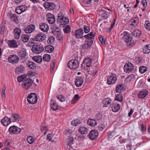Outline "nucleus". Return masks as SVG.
I'll return each mask as SVG.
<instances>
[{
  "label": "nucleus",
  "mask_w": 150,
  "mask_h": 150,
  "mask_svg": "<svg viewBox=\"0 0 150 150\" xmlns=\"http://www.w3.org/2000/svg\"><path fill=\"white\" fill-rule=\"evenodd\" d=\"M134 69L133 64L130 62L126 64L124 66V69L125 72L129 73L132 71Z\"/></svg>",
  "instance_id": "obj_15"
},
{
  "label": "nucleus",
  "mask_w": 150,
  "mask_h": 150,
  "mask_svg": "<svg viewBox=\"0 0 150 150\" xmlns=\"http://www.w3.org/2000/svg\"><path fill=\"white\" fill-rule=\"evenodd\" d=\"M148 91L146 90H142L140 91L138 94V97L140 98H144L147 95Z\"/></svg>",
  "instance_id": "obj_28"
},
{
  "label": "nucleus",
  "mask_w": 150,
  "mask_h": 150,
  "mask_svg": "<svg viewBox=\"0 0 150 150\" xmlns=\"http://www.w3.org/2000/svg\"><path fill=\"white\" fill-rule=\"evenodd\" d=\"M38 98L36 94L34 93L29 94L27 97V100L30 104H34L37 101Z\"/></svg>",
  "instance_id": "obj_4"
},
{
  "label": "nucleus",
  "mask_w": 150,
  "mask_h": 150,
  "mask_svg": "<svg viewBox=\"0 0 150 150\" xmlns=\"http://www.w3.org/2000/svg\"><path fill=\"white\" fill-rule=\"evenodd\" d=\"M40 28L42 31L45 32L49 30V26L48 25L45 23H42L40 24Z\"/></svg>",
  "instance_id": "obj_24"
},
{
  "label": "nucleus",
  "mask_w": 150,
  "mask_h": 150,
  "mask_svg": "<svg viewBox=\"0 0 150 150\" xmlns=\"http://www.w3.org/2000/svg\"><path fill=\"white\" fill-rule=\"evenodd\" d=\"M45 50L47 52L51 53L54 50V48L51 45L46 46L45 47Z\"/></svg>",
  "instance_id": "obj_38"
},
{
  "label": "nucleus",
  "mask_w": 150,
  "mask_h": 150,
  "mask_svg": "<svg viewBox=\"0 0 150 150\" xmlns=\"http://www.w3.org/2000/svg\"><path fill=\"white\" fill-rule=\"evenodd\" d=\"M54 40V38L53 37L51 36L48 39L47 42L50 44H52L53 43Z\"/></svg>",
  "instance_id": "obj_63"
},
{
  "label": "nucleus",
  "mask_w": 150,
  "mask_h": 150,
  "mask_svg": "<svg viewBox=\"0 0 150 150\" xmlns=\"http://www.w3.org/2000/svg\"><path fill=\"white\" fill-rule=\"evenodd\" d=\"M63 31L65 33H69L71 32V29L69 25L65 26V27L64 28Z\"/></svg>",
  "instance_id": "obj_44"
},
{
  "label": "nucleus",
  "mask_w": 150,
  "mask_h": 150,
  "mask_svg": "<svg viewBox=\"0 0 150 150\" xmlns=\"http://www.w3.org/2000/svg\"><path fill=\"white\" fill-rule=\"evenodd\" d=\"M81 123V121L79 119H76L71 122V125L74 126H76Z\"/></svg>",
  "instance_id": "obj_49"
},
{
  "label": "nucleus",
  "mask_w": 150,
  "mask_h": 150,
  "mask_svg": "<svg viewBox=\"0 0 150 150\" xmlns=\"http://www.w3.org/2000/svg\"><path fill=\"white\" fill-rule=\"evenodd\" d=\"M22 41L24 42H26L29 38V36L28 35H23L21 36Z\"/></svg>",
  "instance_id": "obj_40"
},
{
  "label": "nucleus",
  "mask_w": 150,
  "mask_h": 150,
  "mask_svg": "<svg viewBox=\"0 0 150 150\" xmlns=\"http://www.w3.org/2000/svg\"><path fill=\"white\" fill-rule=\"evenodd\" d=\"M143 51L144 53L148 54L150 52V44H148L143 48Z\"/></svg>",
  "instance_id": "obj_37"
},
{
  "label": "nucleus",
  "mask_w": 150,
  "mask_h": 150,
  "mask_svg": "<svg viewBox=\"0 0 150 150\" xmlns=\"http://www.w3.org/2000/svg\"><path fill=\"white\" fill-rule=\"evenodd\" d=\"M112 108L113 112H116L118 111L120 109V106L119 104L114 102L112 104Z\"/></svg>",
  "instance_id": "obj_22"
},
{
  "label": "nucleus",
  "mask_w": 150,
  "mask_h": 150,
  "mask_svg": "<svg viewBox=\"0 0 150 150\" xmlns=\"http://www.w3.org/2000/svg\"><path fill=\"white\" fill-rule=\"evenodd\" d=\"M112 100L109 98H105L102 101V103L105 107H108L110 105Z\"/></svg>",
  "instance_id": "obj_25"
},
{
  "label": "nucleus",
  "mask_w": 150,
  "mask_h": 150,
  "mask_svg": "<svg viewBox=\"0 0 150 150\" xmlns=\"http://www.w3.org/2000/svg\"><path fill=\"white\" fill-rule=\"evenodd\" d=\"M98 135V133L97 130H92L89 133L88 136L89 138L92 140L95 139Z\"/></svg>",
  "instance_id": "obj_14"
},
{
  "label": "nucleus",
  "mask_w": 150,
  "mask_h": 150,
  "mask_svg": "<svg viewBox=\"0 0 150 150\" xmlns=\"http://www.w3.org/2000/svg\"><path fill=\"white\" fill-rule=\"evenodd\" d=\"M43 6L46 9L48 10H53L55 7V5L54 3L49 2L44 3Z\"/></svg>",
  "instance_id": "obj_13"
},
{
  "label": "nucleus",
  "mask_w": 150,
  "mask_h": 150,
  "mask_svg": "<svg viewBox=\"0 0 150 150\" xmlns=\"http://www.w3.org/2000/svg\"><path fill=\"white\" fill-rule=\"evenodd\" d=\"M102 17L104 19L108 18L111 14V11L109 9L105 8L102 9L101 11Z\"/></svg>",
  "instance_id": "obj_12"
},
{
  "label": "nucleus",
  "mask_w": 150,
  "mask_h": 150,
  "mask_svg": "<svg viewBox=\"0 0 150 150\" xmlns=\"http://www.w3.org/2000/svg\"><path fill=\"white\" fill-rule=\"evenodd\" d=\"M98 127L100 131H102L105 128V126L103 123H101L99 125Z\"/></svg>",
  "instance_id": "obj_61"
},
{
  "label": "nucleus",
  "mask_w": 150,
  "mask_h": 150,
  "mask_svg": "<svg viewBox=\"0 0 150 150\" xmlns=\"http://www.w3.org/2000/svg\"><path fill=\"white\" fill-rule=\"evenodd\" d=\"M35 29V26L33 24H30L27 26L24 29V31L27 33H30L33 32Z\"/></svg>",
  "instance_id": "obj_19"
},
{
  "label": "nucleus",
  "mask_w": 150,
  "mask_h": 150,
  "mask_svg": "<svg viewBox=\"0 0 150 150\" xmlns=\"http://www.w3.org/2000/svg\"><path fill=\"white\" fill-rule=\"evenodd\" d=\"M10 120L11 122H14L16 121L19 119L20 117L18 115L15 114H11V117H9Z\"/></svg>",
  "instance_id": "obj_29"
},
{
  "label": "nucleus",
  "mask_w": 150,
  "mask_h": 150,
  "mask_svg": "<svg viewBox=\"0 0 150 150\" xmlns=\"http://www.w3.org/2000/svg\"><path fill=\"white\" fill-rule=\"evenodd\" d=\"M88 124L90 126L94 127L97 124V122L95 120L89 118L87 121Z\"/></svg>",
  "instance_id": "obj_35"
},
{
  "label": "nucleus",
  "mask_w": 150,
  "mask_h": 150,
  "mask_svg": "<svg viewBox=\"0 0 150 150\" xmlns=\"http://www.w3.org/2000/svg\"><path fill=\"white\" fill-rule=\"evenodd\" d=\"M83 37L86 39L89 40H93L94 38L95 35L93 32H91L88 34L85 35Z\"/></svg>",
  "instance_id": "obj_30"
},
{
  "label": "nucleus",
  "mask_w": 150,
  "mask_h": 150,
  "mask_svg": "<svg viewBox=\"0 0 150 150\" xmlns=\"http://www.w3.org/2000/svg\"><path fill=\"white\" fill-rule=\"evenodd\" d=\"M33 60L38 63H40L42 61V57L40 56H34L33 58Z\"/></svg>",
  "instance_id": "obj_42"
},
{
  "label": "nucleus",
  "mask_w": 150,
  "mask_h": 150,
  "mask_svg": "<svg viewBox=\"0 0 150 150\" xmlns=\"http://www.w3.org/2000/svg\"><path fill=\"white\" fill-rule=\"evenodd\" d=\"M132 23L131 25L135 26L137 25L139 23V19L138 18L136 17L132 20Z\"/></svg>",
  "instance_id": "obj_46"
},
{
  "label": "nucleus",
  "mask_w": 150,
  "mask_h": 150,
  "mask_svg": "<svg viewBox=\"0 0 150 150\" xmlns=\"http://www.w3.org/2000/svg\"><path fill=\"white\" fill-rule=\"evenodd\" d=\"M27 140L28 143L32 144L34 142L35 139L33 136H28L27 138Z\"/></svg>",
  "instance_id": "obj_51"
},
{
  "label": "nucleus",
  "mask_w": 150,
  "mask_h": 150,
  "mask_svg": "<svg viewBox=\"0 0 150 150\" xmlns=\"http://www.w3.org/2000/svg\"><path fill=\"white\" fill-rule=\"evenodd\" d=\"M50 107L53 110H56L61 109L60 107L55 102L51 100L50 102Z\"/></svg>",
  "instance_id": "obj_27"
},
{
  "label": "nucleus",
  "mask_w": 150,
  "mask_h": 150,
  "mask_svg": "<svg viewBox=\"0 0 150 150\" xmlns=\"http://www.w3.org/2000/svg\"><path fill=\"white\" fill-rule=\"evenodd\" d=\"M27 8V7L25 6L21 5L17 7L15 9V11L17 13L20 14L25 11Z\"/></svg>",
  "instance_id": "obj_18"
},
{
  "label": "nucleus",
  "mask_w": 150,
  "mask_h": 150,
  "mask_svg": "<svg viewBox=\"0 0 150 150\" xmlns=\"http://www.w3.org/2000/svg\"><path fill=\"white\" fill-rule=\"evenodd\" d=\"M83 82V78L81 76H77L75 81L76 86L79 87L81 86Z\"/></svg>",
  "instance_id": "obj_20"
},
{
  "label": "nucleus",
  "mask_w": 150,
  "mask_h": 150,
  "mask_svg": "<svg viewBox=\"0 0 150 150\" xmlns=\"http://www.w3.org/2000/svg\"><path fill=\"white\" fill-rule=\"evenodd\" d=\"M135 77V75L133 74H132L127 76L126 78V79H129V81H130L132 80H134Z\"/></svg>",
  "instance_id": "obj_55"
},
{
  "label": "nucleus",
  "mask_w": 150,
  "mask_h": 150,
  "mask_svg": "<svg viewBox=\"0 0 150 150\" xmlns=\"http://www.w3.org/2000/svg\"><path fill=\"white\" fill-rule=\"evenodd\" d=\"M83 29L85 33H88L90 32V28L86 25L83 26Z\"/></svg>",
  "instance_id": "obj_56"
},
{
  "label": "nucleus",
  "mask_w": 150,
  "mask_h": 150,
  "mask_svg": "<svg viewBox=\"0 0 150 150\" xmlns=\"http://www.w3.org/2000/svg\"><path fill=\"white\" fill-rule=\"evenodd\" d=\"M146 67L142 66L139 67V71L141 74H143L146 71Z\"/></svg>",
  "instance_id": "obj_52"
},
{
  "label": "nucleus",
  "mask_w": 150,
  "mask_h": 150,
  "mask_svg": "<svg viewBox=\"0 0 150 150\" xmlns=\"http://www.w3.org/2000/svg\"><path fill=\"white\" fill-rule=\"evenodd\" d=\"M21 130V129L15 125L10 127L8 129V131L10 133L12 134H17L20 133Z\"/></svg>",
  "instance_id": "obj_9"
},
{
  "label": "nucleus",
  "mask_w": 150,
  "mask_h": 150,
  "mask_svg": "<svg viewBox=\"0 0 150 150\" xmlns=\"http://www.w3.org/2000/svg\"><path fill=\"white\" fill-rule=\"evenodd\" d=\"M1 122L3 125L7 126L11 122L9 117L5 116L3 119L1 120Z\"/></svg>",
  "instance_id": "obj_21"
},
{
  "label": "nucleus",
  "mask_w": 150,
  "mask_h": 150,
  "mask_svg": "<svg viewBox=\"0 0 150 150\" xmlns=\"http://www.w3.org/2000/svg\"><path fill=\"white\" fill-rule=\"evenodd\" d=\"M50 55L48 54H45L43 57V60L45 61L48 62L50 59Z\"/></svg>",
  "instance_id": "obj_48"
},
{
  "label": "nucleus",
  "mask_w": 150,
  "mask_h": 150,
  "mask_svg": "<svg viewBox=\"0 0 150 150\" xmlns=\"http://www.w3.org/2000/svg\"><path fill=\"white\" fill-rule=\"evenodd\" d=\"M123 99V96L122 94H117L116 96L115 100L120 102H122Z\"/></svg>",
  "instance_id": "obj_45"
},
{
  "label": "nucleus",
  "mask_w": 150,
  "mask_h": 150,
  "mask_svg": "<svg viewBox=\"0 0 150 150\" xmlns=\"http://www.w3.org/2000/svg\"><path fill=\"white\" fill-rule=\"evenodd\" d=\"M83 61L84 62H85L86 64H87V65L89 66V67L91 65L92 60L90 58H86L84 59Z\"/></svg>",
  "instance_id": "obj_54"
},
{
  "label": "nucleus",
  "mask_w": 150,
  "mask_h": 150,
  "mask_svg": "<svg viewBox=\"0 0 150 150\" xmlns=\"http://www.w3.org/2000/svg\"><path fill=\"white\" fill-rule=\"evenodd\" d=\"M115 21L116 20L115 19H114L113 23L111 24L110 27L108 29V32H111V30L112 29L115 24Z\"/></svg>",
  "instance_id": "obj_64"
},
{
  "label": "nucleus",
  "mask_w": 150,
  "mask_h": 150,
  "mask_svg": "<svg viewBox=\"0 0 150 150\" xmlns=\"http://www.w3.org/2000/svg\"><path fill=\"white\" fill-rule=\"evenodd\" d=\"M46 38V36L44 33H40L36 35L34 38L30 39L29 41V42L30 44H32L33 43V40L34 41L35 40L37 41L42 42L45 40Z\"/></svg>",
  "instance_id": "obj_3"
},
{
  "label": "nucleus",
  "mask_w": 150,
  "mask_h": 150,
  "mask_svg": "<svg viewBox=\"0 0 150 150\" xmlns=\"http://www.w3.org/2000/svg\"><path fill=\"white\" fill-rule=\"evenodd\" d=\"M18 54L20 57L24 59L25 58L27 53L26 50L24 49H23L18 52Z\"/></svg>",
  "instance_id": "obj_26"
},
{
  "label": "nucleus",
  "mask_w": 150,
  "mask_h": 150,
  "mask_svg": "<svg viewBox=\"0 0 150 150\" xmlns=\"http://www.w3.org/2000/svg\"><path fill=\"white\" fill-rule=\"evenodd\" d=\"M89 67V66L87 65L86 63L83 61L81 66V69L83 70H87Z\"/></svg>",
  "instance_id": "obj_50"
},
{
  "label": "nucleus",
  "mask_w": 150,
  "mask_h": 150,
  "mask_svg": "<svg viewBox=\"0 0 150 150\" xmlns=\"http://www.w3.org/2000/svg\"><path fill=\"white\" fill-rule=\"evenodd\" d=\"M93 42V40H86L82 44V47L83 49H87L91 47Z\"/></svg>",
  "instance_id": "obj_17"
},
{
  "label": "nucleus",
  "mask_w": 150,
  "mask_h": 150,
  "mask_svg": "<svg viewBox=\"0 0 150 150\" xmlns=\"http://www.w3.org/2000/svg\"><path fill=\"white\" fill-rule=\"evenodd\" d=\"M31 50L33 53L38 54L42 52L44 48L41 45H33Z\"/></svg>",
  "instance_id": "obj_8"
},
{
  "label": "nucleus",
  "mask_w": 150,
  "mask_h": 150,
  "mask_svg": "<svg viewBox=\"0 0 150 150\" xmlns=\"http://www.w3.org/2000/svg\"><path fill=\"white\" fill-rule=\"evenodd\" d=\"M88 129L84 127H81L79 129V132L83 134H86L87 133Z\"/></svg>",
  "instance_id": "obj_33"
},
{
  "label": "nucleus",
  "mask_w": 150,
  "mask_h": 150,
  "mask_svg": "<svg viewBox=\"0 0 150 150\" xmlns=\"http://www.w3.org/2000/svg\"><path fill=\"white\" fill-rule=\"evenodd\" d=\"M83 33V29L80 28L76 30L74 32L73 35L77 39H82L84 37Z\"/></svg>",
  "instance_id": "obj_10"
},
{
  "label": "nucleus",
  "mask_w": 150,
  "mask_h": 150,
  "mask_svg": "<svg viewBox=\"0 0 150 150\" xmlns=\"http://www.w3.org/2000/svg\"><path fill=\"white\" fill-rule=\"evenodd\" d=\"M8 62L12 64L17 63L19 60V57L15 54L10 55L8 58Z\"/></svg>",
  "instance_id": "obj_11"
},
{
  "label": "nucleus",
  "mask_w": 150,
  "mask_h": 150,
  "mask_svg": "<svg viewBox=\"0 0 150 150\" xmlns=\"http://www.w3.org/2000/svg\"><path fill=\"white\" fill-rule=\"evenodd\" d=\"M46 19L48 22L52 24H53L55 22L54 16L51 13H48L47 14Z\"/></svg>",
  "instance_id": "obj_16"
},
{
  "label": "nucleus",
  "mask_w": 150,
  "mask_h": 150,
  "mask_svg": "<svg viewBox=\"0 0 150 150\" xmlns=\"http://www.w3.org/2000/svg\"><path fill=\"white\" fill-rule=\"evenodd\" d=\"M9 45L11 47L16 48L18 47L17 43L15 40H13L10 41L8 43Z\"/></svg>",
  "instance_id": "obj_39"
},
{
  "label": "nucleus",
  "mask_w": 150,
  "mask_h": 150,
  "mask_svg": "<svg viewBox=\"0 0 150 150\" xmlns=\"http://www.w3.org/2000/svg\"><path fill=\"white\" fill-rule=\"evenodd\" d=\"M27 76L25 74H23L19 76L18 77V81L19 82H21L23 81L26 78Z\"/></svg>",
  "instance_id": "obj_43"
},
{
  "label": "nucleus",
  "mask_w": 150,
  "mask_h": 150,
  "mask_svg": "<svg viewBox=\"0 0 150 150\" xmlns=\"http://www.w3.org/2000/svg\"><path fill=\"white\" fill-rule=\"evenodd\" d=\"M27 66L30 69H35L36 68V65L35 63L30 60L28 61V63L26 64Z\"/></svg>",
  "instance_id": "obj_36"
},
{
  "label": "nucleus",
  "mask_w": 150,
  "mask_h": 150,
  "mask_svg": "<svg viewBox=\"0 0 150 150\" xmlns=\"http://www.w3.org/2000/svg\"><path fill=\"white\" fill-rule=\"evenodd\" d=\"M132 34L134 36L137 38L140 37L142 35L141 31L138 29H135L132 33Z\"/></svg>",
  "instance_id": "obj_32"
},
{
  "label": "nucleus",
  "mask_w": 150,
  "mask_h": 150,
  "mask_svg": "<svg viewBox=\"0 0 150 150\" xmlns=\"http://www.w3.org/2000/svg\"><path fill=\"white\" fill-rule=\"evenodd\" d=\"M79 66V62L77 59H72L68 63V67L70 69H75Z\"/></svg>",
  "instance_id": "obj_7"
},
{
  "label": "nucleus",
  "mask_w": 150,
  "mask_h": 150,
  "mask_svg": "<svg viewBox=\"0 0 150 150\" xmlns=\"http://www.w3.org/2000/svg\"><path fill=\"white\" fill-rule=\"evenodd\" d=\"M124 89V85L119 84L117 85L115 89V91L116 92L120 93L121 90Z\"/></svg>",
  "instance_id": "obj_41"
},
{
  "label": "nucleus",
  "mask_w": 150,
  "mask_h": 150,
  "mask_svg": "<svg viewBox=\"0 0 150 150\" xmlns=\"http://www.w3.org/2000/svg\"><path fill=\"white\" fill-rule=\"evenodd\" d=\"M54 35L56 36L57 39L58 40H60L62 38L61 32L59 31L54 32H53Z\"/></svg>",
  "instance_id": "obj_47"
},
{
  "label": "nucleus",
  "mask_w": 150,
  "mask_h": 150,
  "mask_svg": "<svg viewBox=\"0 0 150 150\" xmlns=\"http://www.w3.org/2000/svg\"><path fill=\"white\" fill-rule=\"evenodd\" d=\"M57 22L61 25H66L69 22V19L64 16V14L62 12L57 14Z\"/></svg>",
  "instance_id": "obj_1"
},
{
  "label": "nucleus",
  "mask_w": 150,
  "mask_h": 150,
  "mask_svg": "<svg viewBox=\"0 0 150 150\" xmlns=\"http://www.w3.org/2000/svg\"><path fill=\"white\" fill-rule=\"evenodd\" d=\"M140 126L141 127V131L142 133H144L146 131V126L144 125L142 123L140 125Z\"/></svg>",
  "instance_id": "obj_59"
},
{
  "label": "nucleus",
  "mask_w": 150,
  "mask_h": 150,
  "mask_svg": "<svg viewBox=\"0 0 150 150\" xmlns=\"http://www.w3.org/2000/svg\"><path fill=\"white\" fill-rule=\"evenodd\" d=\"M13 32L14 34V37L16 39H18L20 37L21 33V29L17 27L14 29Z\"/></svg>",
  "instance_id": "obj_23"
},
{
  "label": "nucleus",
  "mask_w": 150,
  "mask_h": 150,
  "mask_svg": "<svg viewBox=\"0 0 150 150\" xmlns=\"http://www.w3.org/2000/svg\"><path fill=\"white\" fill-rule=\"evenodd\" d=\"M117 79L116 75L114 73L111 74L108 78L107 83L109 85L114 84L116 82Z\"/></svg>",
  "instance_id": "obj_6"
},
{
  "label": "nucleus",
  "mask_w": 150,
  "mask_h": 150,
  "mask_svg": "<svg viewBox=\"0 0 150 150\" xmlns=\"http://www.w3.org/2000/svg\"><path fill=\"white\" fill-rule=\"evenodd\" d=\"M10 17L11 21L14 22L15 23H17L18 21V17L16 14L11 13L10 14Z\"/></svg>",
  "instance_id": "obj_34"
},
{
  "label": "nucleus",
  "mask_w": 150,
  "mask_h": 150,
  "mask_svg": "<svg viewBox=\"0 0 150 150\" xmlns=\"http://www.w3.org/2000/svg\"><path fill=\"white\" fill-rule=\"evenodd\" d=\"M96 118L98 121H101L102 119V115L99 113H98L96 115Z\"/></svg>",
  "instance_id": "obj_62"
},
{
  "label": "nucleus",
  "mask_w": 150,
  "mask_h": 150,
  "mask_svg": "<svg viewBox=\"0 0 150 150\" xmlns=\"http://www.w3.org/2000/svg\"><path fill=\"white\" fill-rule=\"evenodd\" d=\"M145 27L148 30H150V23L148 21L145 22Z\"/></svg>",
  "instance_id": "obj_60"
},
{
  "label": "nucleus",
  "mask_w": 150,
  "mask_h": 150,
  "mask_svg": "<svg viewBox=\"0 0 150 150\" xmlns=\"http://www.w3.org/2000/svg\"><path fill=\"white\" fill-rule=\"evenodd\" d=\"M32 79L30 77L25 78L23 81L22 85L23 87L27 90L29 88L33 83Z\"/></svg>",
  "instance_id": "obj_5"
},
{
  "label": "nucleus",
  "mask_w": 150,
  "mask_h": 150,
  "mask_svg": "<svg viewBox=\"0 0 150 150\" xmlns=\"http://www.w3.org/2000/svg\"><path fill=\"white\" fill-rule=\"evenodd\" d=\"M115 134V132L113 131L109 132L107 136L108 138L111 139L112 138L116 135Z\"/></svg>",
  "instance_id": "obj_53"
},
{
  "label": "nucleus",
  "mask_w": 150,
  "mask_h": 150,
  "mask_svg": "<svg viewBox=\"0 0 150 150\" xmlns=\"http://www.w3.org/2000/svg\"><path fill=\"white\" fill-rule=\"evenodd\" d=\"M40 129L42 132L44 133V135H45L47 134V128L46 126H42L41 127Z\"/></svg>",
  "instance_id": "obj_58"
},
{
  "label": "nucleus",
  "mask_w": 150,
  "mask_h": 150,
  "mask_svg": "<svg viewBox=\"0 0 150 150\" xmlns=\"http://www.w3.org/2000/svg\"><path fill=\"white\" fill-rule=\"evenodd\" d=\"M25 69V67L23 65H20L16 68V73L18 74L23 73Z\"/></svg>",
  "instance_id": "obj_31"
},
{
  "label": "nucleus",
  "mask_w": 150,
  "mask_h": 150,
  "mask_svg": "<svg viewBox=\"0 0 150 150\" xmlns=\"http://www.w3.org/2000/svg\"><path fill=\"white\" fill-rule=\"evenodd\" d=\"M57 98L61 102H63L65 100V98L62 95H57Z\"/></svg>",
  "instance_id": "obj_57"
},
{
  "label": "nucleus",
  "mask_w": 150,
  "mask_h": 150,
  "mask_svg": "<svg viewBox=\"0 0 150 150\" xmlns=\"http://www.w3.org/2000/svg\"><path fill=\"white\" fill-rule=\"evenodd\" d=\"M123 33L122 39L126 43L127 46H131L133 44L134 41L132 40V37L130 35V34L127 32H124Z\"/></svg>",
  "instance_id": "obj_2"
}]
</instances>
